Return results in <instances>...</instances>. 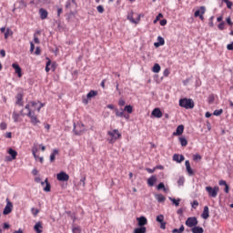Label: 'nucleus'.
<instances>
[{"label":"nucleus","instance_id":"f257e3e1","mask_svg":"<svg viewBox=\"0 0 233 233\" xmlns=\"http://www.w3.org/2000/svg\"><path fill=\"white\" fill-rule=\"evenodd\" d=\"M43 106H45V104L41 102L30 101L25 106V110H27V112H35V110L37 112H41V108H43Z\"/></svg>","mask_w":233,"mask_h":233},{"label":"nucleus","instance_id":"f03ea898","mask_svg":"<svg viewBox=\"0 0 233 233\" xmlns=\"http://www.w3.org/2000/svg\"><path fill=\"white\" fill-rule=\"evenodd\" d=\"M107 136H109L110 138H108V141L111 145H114L117 139H121L122 136L119 133L118 129H113L111 131L107 132Z\"/></svg>","mask_w":233,"mask_h":233},{"label":"nucleus","instance_id":"7ed1b4c3","mask_svg":"<svg viewBox=\"0 0 233 233\" xmlns=\"http://www.w3.org/2000/svg\"><path fill=\"white\" fill-rule=\"evenodd\" d=\"M179 106L186 108V110H190L195 106L194 100L191 98L179 99Z\"/></svg>","mask_w":233,"mask_h":233},{"label":"nucleus","instance_id":"20e7f679","mask_svg":"<svg viewBox=\"0 0 233 233\" xmlns=\"http://www.w3.org/2000/svg\"><path fill=\"white\" fill-rule=\"evenodd\" d=\"M206 192H208L209 198H218V194H219V187H206Z\"/></svg>","mask_w":233,"mask_h":233},{"label":"nucleus","instance_id":"39448f33","mask_svg":"<svg viewBox=\"0 0 233 233\" xmlns=\"http://www.w3.org/2000/svg\"><path fill=\"white\" fill-rule=\"evenodd\" d=\"M74 132H75L76 136H81L82 134H84V132H86L85 125L81 122L75 124L74 125Z\"/></svg>","mask_w":233,"mask_h":233},{"label":"nucleus","instance_id":"423d86ee","mask_svg":"<svg viewBox=\"0 0 233 233\" xmlns=\"http://www.w3.org/2000/svg\"><path fill=\"white\" fill-rule=\"evenodd\" d=\"M27 117H29L32 125H39V123H41V121L39 120V118L36 116L35 112L34 111H27L26 114Z\"/></svg>","mask_w":233,"mask_h":233},{"label":"nucleus","instance_id":"0eeeda50","mask_svg":"<svg viewBox=\"0 0 233 233\" xmlns=\"http://www.w3.org/2000/svg\"><path fill=\"white\" fill-rule=\"evenodd\" d=\"M6 205L4 208L3 214L4 216H8L14 210V204L10 201V199L6 198Z\"/></svg>","mask_w":233,"mask_h":233},{"label":"nucleus","instance_id":"6e6552de","mask_svg":"<svg viewBox=\"0 0 233 233\" xmlns=\"http://www.w3.org/2000/svg\"><path fill=\"white\" fill-rule=\"evenodd\" d=\"M198 218L196 217H189L186 220L187 227H189V228H194L195 227H198Z\"/></svg>","mask_w":233,"mask_h":233},{"label":"nucleus","instance_id":"1a4fd4ad","mask_svg":"<svg viewBox=\"0 0 233 233\" xmlns=\"http://www.w3.org/2000/svg\"><path fill=\"white\" fill-rule=\"evenodd\" d=\"M127 19H128V21H130V23H133V25H138L139 21H141V15H137V19H134V12L131 11L127 15Z\"/></svg>","mask_w":233,"mask_h":233},{"label":"nucleus","instance_id":"9d476101","mask_svg":"<svg viewBox=\"0 0 233 233\" xmlns=\"http://www.w3.org/2000/svg\"><path fill=\"white\" fill-rule=\"evenodd\" d=\"M57 181H68L70 179V176L66 174L65 171H61L60 173L56 174Z\"/></svg>","mask_w":233,"mask_h":233},{"label":"nucleus","instance_id":"9b49d317","mask_svg":"<svg viewBox=\"0 0 233 233\" xmlns=\"http://www.w3.org/2000/svg\"><path fill=\"white\" fill-rule=\"evenodd\" d=\"M21 116H25V114H23V110L21 111V114L14 111L12 116L14 122L20 123V121H23V119H21Z\"/></svg>","mask_w":233,"mask_h":233},{"label":"nucleus","instance_id":"f8f14e48","mask_svg":"<svg viewBox=\"0 0 233 233\" xmlns=\"http://www.w3.org/2000/svg\"><path fill=\"white\" fill-rule=\"evenodd\" d=\"M66 8L67 9H72V8H77V3L76 2V0H67L66 4Z\"/></svg>","mask_w":233,"mask_h":233},{"label":"nucleus","instance_id":"ddd939ff","mask_svg":"<svg viewBox=\"0 0 233 233\" xmlns=\"http://www.w3.org/2000/svg\"><path fill=\"white\" fill-rule=\"evenodd\" d=\"M13 68L15 71V74H17L18 77H23V73H22V69L21 66H19L17 64L14 63L12 64Z\"/></svg>","mask_w":233,"mask_h":233},{"label":"nucleus","instance_id":"4468645a","mask_svg":"<svg viewBox=\"0 0 233 233\" xmlns=\"http://www.w3.org/2000/svg\"><path fill=\"white\" fill-rule=\"evenodd\" d=\"M137 221H138V227H145V225L148 224V220L145 217L137 218Z\"/></svg>","mask_w":233,"mask_h":233},{"label":"nucleus","instance_id":"2eb2a0df","mask_svg":"<svg viewBox=\"0 0 233 233\" xmlns=\"http://www.w3.org/2000/svg\"><path fill=\"white\" fill-rule=\"evenodd\" d=\"M7 153L9 154V156H11V158L8 159V161H14V159L17 158V151L14 150L12 148H9Z\"/></svg>","mask_w":233,"mask_h":233},{"label":"nucleus","instance_id":"dca6fc26","mask_svg":"<svg viewBox=\"0 0 233 233\" xmlns=\"http://www.w3.org/2000/svg\"><path fill=\"white\" fill-rule=\"evenodd\" d=\"M34 230L36 233H43V222L39 221L34 226Z\"/></svg>","mask_w":233,"mask_h":233},{"label":"nucleus","instance_id":"f3484780","mask_svg":"<svg viewBox=\"0 0 233 233\" xmlns=\"http://www.w3.org/2000/svg\"><path fill=\"white\" fill-rule=\"evenodd\" d=\"M185 165H186V170H187L188 176H194V170L190 167V161L186 160Z\"/></svg>","mask_w":233,"mask_h":233},{"label":"nucleus","instance_id":"a211bd4d","mask_svg":"<svg viewBox=\"0 0 233 233\" xmlns=\"http://www.w3.org/2000/svg\"><path fill=\"white\" fill-rule=\"evenodd\" d=\"M45 183H46V187H45ZM42 187H44V191L45 192H50L52 187L50 186V183L48 182V178H46L44 182H41Z\"/></svg>","mask_w":233,"mask_h":233},{"label":"nucleus","instance_id":"6ab92c4d","mask_svg":"<svg viewBox=\"0 0 233 233\" xmlns=\"http://www.w3.org/2000/svg\"><path fill=\"white\" fill-rule=\"evenodd\" d=\"M15 99H16V105H18V106H23L24 102H23V93H18L15 96Z\"/></svg>","mask_w":233,"mask_h":233},{"label":"nucleus","instance_id":"aec40b11","mask_svg":"<svg viewBox=\"0 0 233 233\" xmlns=\"http://www.w3.org/2000/svg\"><path fill=\"white\" fill-rule=\"evenodd\" d=\"M39 15H40V19L45 20L46 17H48V11L45 8H40L39 9Z\"/></svg>","mask_w":233,"mask_h":233},{"label":"nucleus","instance_id":"412c9836","mask_svg":"<svg viewBox=\"0 0 233 233\" xmlns=\"http://www.w3.org/2000/svg\"><path fill=\"white\" fill-rule=\"evenodd\" d=\"M152 116H154V117H157V118H161L163 117V113L161 112V109L159 108H155L153 111H152Z\"/></svg>","mask_w":233,"mask_h":233},{"label":"nucleus","instance_id":"4be33fe9","mask_svg":"<svg viewBox=\"0 0 233 233\" xmlns=\"http://www.w3.org/2000/svg\"><path fill=\"white\" fill-rule=\"evenodd\" d=\"M183 132H185V126L179 125L177 127L176 132L173 133V136H181V134H183Z\"/></svg>","mask_w":233,"mask_h":233},{"label":"nucleus","instance_id":"5701e85b","mask_svg":"<svg viewBox=\"0 0 233 233\" xmlns=\"http://www.w3.org/2000/svg\"><path fill=\"white\" fill-rule=\"evenodd\" d=\"M173 161H177V163H182V161H185V156L175 154L173 156Z\"/></svg>","mask_w":233,"mask_h":233},{"label":"nucleus","instance_id":"b1692460","mask_svg":"<svg viewBox=\"0 0 233 233\" xmlns=\"http://www.w3.org/2000/svg\"><path fill=\"white\" fill-rule=\"evenodd\" d=\"M201 218L203 219H208V218H210V214H209V211H208V206L204 207V210H203V213L201 215Z\"/></svg>","mask_w":233,"mask_h":233},{"label":"nucleus","instance_id":"393cba45","mask_svg":"<svg viewBox=\"0 0 233 233\" xmlns=\"http://www.w3.org/2000/svg\"><path fill=\"white\" fill-rule=\"evenodd\" d=\"M120 110L121 111H119V109L117 108L115 109V114L116 117H126L125 110L123 108H121Z\"/></svg>","mask_w":233,"mask_h":233},{"label":"nucleus","instance_id":"a878e982","mask_svg":"<svg viewBox=\"0 0 233 233\" xmlns=\"http://www.w3.org/2000/svg\"><path fill=\"white\" fill-rule=\"evenodd\" d=\"M157 41L158 42H157V43H155L154 45H155V46H163V45H165V38L164 37H162V36H158L157 37Z\"/></svg>","mask_w":233,"mask_h":233},{"label":"nucleus","instance_id":"bb28decb","mask_svg":"<svg viewBox=\"0 0 233 233\" xmlns=\"http://www.w3.org/2000/svg\"><path fill=\"white\" fill-rule=\"evenodd\" d=\"M156 181H157V177H156V176H152L147 179V185L149 187H154V183H156Z\"/></svg>","mask_w":233,"mask_h":233},{"label":"nucleus","instance_id":"cd10ccee","mask_svg":"<svg viewBox=\"0 0 233 233\" xmlns=\"http://www.w3.org/2000/svg\"><path fill=\"white\" fill-rule=\"evenodd\" d=\"M191 232H193V233H204L205 230L201 227L195 226L194 228H191Z\"/></svg>","mask_w":233,"mask_h":233},{"label":"nucleus","instance_id":"c85d7f7f","mask_svg":"<svg viewBox=\"0 0 233 233\" xmlns=\"http://www.w3.org/2000/svg\"><path fill=\"white\" fill-rule=\"evenodd\" d=\"M11 35H14V31L10 27H7L5 33V39H8Z\"/></svg>","mask_w":233,"mask_h":233},{"label":"nucleus","instance_id":"c756f323","mask_svg":"<svg viewBox=\"0 0 233 233\" xmlns=\"http://www.w3.org/2000/svg\"><path fill=\"white\" fill-rule=\"evenodd\" d=\"M57 154H59V150L54 149L52 154L50 155L51 163H54V161H56V156H57Z\"/></svg>","mask_w":233,"mask_h":233},{"label":"nucleus","instance_id":"7c9ffc66","mask_svg":"<svg viewBox=\"0 0 233 233\" xmlns=\"http://www.w3.org/2000/svg\"><path fill=\"white\" fill-rule=\"evenodd\" d=\"M152 72L155 74H159V72H161V66H159V64H155L152 67Z\"/></svg>","mask_w":233,"mask_h":233},{"label":"nucleus","instance_id":"2f4dec72","mask_svg":"<svg viewBox=\"0 0 233 233\" xmlns=\"http://www.w3.org/2000/svg\"><path fill=\"white\" fill-rule=\"evenodd\" d=\"M156 199L158 201V203H165L167 198L162 194H159L156 196Z\"/></svg>","mask_w":233,"mask_h":233},{"label":"nucleus","instance_id":"473e14b6","mask_svg":"<svg viewBox=\"0 0 233 233\" xmlns=\"http://www.w3.org/2000/svg\"><path fill=\"white\" fill-rule=\"evenodd\" d=\"M134 233H147L146 227H140L134 229Z\"/></svg>","mask_w":233,"mask_h":233},{"label":"nucleus","instance_id":"72a5a7b5","mask_svg":"<svg viewBox=\"0 0 233 233\" xmlns=\"http://www.w3.org/2000/svg\"><path fill=\"white\" fill-rule=\"evenodd\" d=\"M185 232V226L181 225L179 228H174L172 233H183Z\"/></svg>","mask_w":233,"mask_h":233},{"label":"nucleus","instance_id":"f704fd0d","mask_svg":"<svg viewBox=\"0 0 233 233\" xmlns=\"http://www.w3.org/2000/svg\"><path fill=\"white\" fill-rule=\"evenodd\" d=\"M97 96V91L91 90L87 95V99H92V97H96Z\"/></svg>","mask_w":233,"mask_h":233},{"label":"nucleus","instance_id":"c9c22d12","mask_svg":"<svg viewBox=\"0 0 233 233\" xmlns=\"http://www.w3.org/2000/svg\"><path fill=\"white\" fill-rule=\"evenodd\" d=\"M124 112H127V114H132V112H134V107H132V106H126L124 107Z\"/></svg>","mask_w":233,"mask_h":233},{"label":"nucleus","instance_id":"e433bc0d","mask_svg":"<svg viewBox=\"0 0 233 233\" xmlns=\"http://www.w3.org/2000/svg\"><path fill=\"white\" fill-rule=\"evenodd\" d=\"M41 34V32L39 31H36L35 34H34V42L36 44V45H39L40 41H39V37H37V35H39Z\"/></svg>","mask_w":233,"mask_h":233},{"label":"nucleus","instance_id":"4c0bfd02","mask_svg":"<svg viewBox=\"0 0 233 233\" xmlns=\"http://www.w3.org/2000/svg\"><path fill=\"white\" fill-rule=\"evenodd\" d=\"M179 141H180L181 147H187V145H188V141L187 140V138L183 137L179 138Z\"/></svg>","mask_w":233,"mask_h":233},{"label":"nucleus","instance_id":"58836bf2","mask_svg":"<svg viewBox=\"0 0 233 233\" xmlns=\"http://www.w3.org/2000/svg\"><path fill=\"white\" fill-rule=\"evenodd\" d=\"M47 62L46 65V72H50L51 68H50V65H52V61L50 60V58H46Z\"/></svg>","mask_w":233,"mask_h":233},{"label":"nucleus","instance_id":"ea45409f","mask_svg":"<svg viewBox=\"0 0 233 233\" xmlns=\"http://www.w3.org/2000/svg\"><path fill=\"white\" fill-rule=\"evenodd\" d=\"M222 3H226L227 5V7L231 10L232 9V5H233V3L229 0H222Z\"/></svg>","mask_w":233,"mask_h":233},{"label":"nucleus","instance_id":"a19ab883","mask_svg":"<svg viewBox=\"0 0 233 233\" xmlns=\"http://www.w3.org/2000/svg\"><path fill=\"white\" fill-rule=\"evenodd\" d=\"M200 10H201V15L198 16L199 19H201V21H203L205 19V16H203L205 15V6H201L200 7Z\"/></svg>","mask_w":233,"mask_h":233},{"label":"nucleus","instance_id":"79ce46f5","mask_svg":"<svg viewBox=\"0 0 233 233\" xmlns=\"http://www.w3.org/2000/svg\"><path fill=\"white\" fill-rule=\"evenodd\" d=\"M170 199V201H172V203H174V205L176 206V207H179V202L181 201V199H176V198H169Z\"/></svg>","mask_w":233,"mask_h":233},{"label":"nucleus","instance_id":"37998d69","mask_svg":"<svg viewBox=\"0 0 233 233\" xmlns=\"http://www.w3.org/2000/svg\"><path fill=\"white\" fill-rule=\"evenodd\" d=\"M157 223H163V222L165 221V216H163V215H158V216L157 217Z\"/></svg>","mask_w":233,"mask_h":233},{"label":"nucleus","instance_id":"c03bdc74","mask_svg":"<svg viewBox=\"0 0 233 233\" xmlns=\"http://www.w3.org/2000/svg\"><path fill=\"white\" fill-rule=\"evenodd\" d=\"M32 154H33L35 159H37V157H37V147H34L32 148Z\"/></svg>","mask_w":233,"mask_h":233},{"label":"nucleus","instance_id":"a18cd8bd","mask_svg":"<svg viewBox=\"0 0 233 233\" xmlns=\"http://www.w3.org/2000/svg\"><path fill=\"white\" fill-rule=\"evenodd\" d=\"M50 66L52 72H56V68H57V64L56 62H53L50 64Z\"/></svg>","mask_w":233,"mask_h":233},{"label":"nucleus","instance_id":"49530a36","mask_svg":"<svg viewBox=\"0 0 233 233\" xmlns=\"http://www.w3.org/2000/svg\"><path fill=\"white\" fill-rule=\"evenodd\" d=\"M223 114V109H217L214 111L213 116H221Z\"/></svg>","mask_w":233,"mask_h":233},{"label":"nucleus","instance_id":"de8ad7c7","mask_svg":"<svg viewBox=\"0 0 233 233\" xmlns=\"http://www.w3.org/2000/svg\"><path fill=\"white\" fill-rule=\"evenodd\" d=\"M96 10H97L98 14H103L105 12V7H103V5H98L96 7Z\"/></svg>","mask_w":233,"mask_h":233},{"label":"nucleus","instance_id":"09e8293b","mask_svg":"<svg viewBox=\"0 0 233 233\" xmlns=\"http://www.w3.org/2000/svg\"><path fill=\"white\" fill-rule=\"evenodd\" d=\"M177 184L181 187L185 184V177H180L179 179L177 180Z\"/></svg>","mask_w":233,"mask_h":233},{"label":"nucleus","instance_id":"8fccbe9b","mask_svg":"<svg viewBox=\"0 0 233 233\" xmlns=\"http://www.w3.org/2000/svg\"><path fill=\"white\" fill-rule=\"evenodd\" d=\"M73 233H81V227H75L72 229Z\"/></svg>","mask_w":233,"mask_h":233},{"label":"nucleus","instance_id":"3c124183","mask_svg":"<svg viewBox=\"0 0 233 233\" xmlns=\"http://www.w3.org/2000/svg\"><path fill=\"white\" fill-rule=\"evenodd\" d=\"M125 105H127V102L125 101V99L120 98V99L118 100V106H125Z\"/></svg>","mask_w":233,"mask_h":233},{"label":"nucleus","instance_id":"603ef678","mask_svg":"<svg viewBox=\"0 0 233 233\" xmlns=\"http://www.w3.org/2000/svg\"><path fill=\"white\" fill-rule=\"evenodd\" d=\"M31 212H32L33 216H37V214H39V209L33 208L31 209Z\"/></svg>","mask_w":233,"mask_h":233},{"label":"nucleus","instance_id":"864d4df0","mask_svg":"<svg viewBox=\"0 0 233 233\" xmlns=\"http://www.w3.org/2000/svg\"><path fill=\"white\" fill-rule=\"evenodd\" d=\"M6 127H7L6 123L2 122V123L0 124V128H1V130H6Z\"/></svg>","mask_w":233,"mask_h":233},{"label":"nucleus","instance_id":"5fc2aeb1","mask_svg":"<svg viewBox=\"0 0 233 233\" xmlns=\"http://www.w3.org/2000/svg\"><path fill=\"white\" fill-rule=\"evenodd\" d=\"M162 188L165 190V184L163 182L157 185V190H161Z\"/></svg>","mask_w":233,"mask_h":233},{"label":"nucleus","instance_id":"6e6d98bb","mask_svg":"<svg viewBox=\"0 0 233 233\" xmlns=\"http://www.w3.org/2000/svg\"><path fill=\"white\" fill-rule=\"evenodd\" d=\"M161 17H163V14L159 13L158 15L154 20V24L157 23V21H159Z\"/></svg>","mask_w":233,"mask_h":233},{"label":"nucleus","instance_id":"4d7b16f0","mask_svg":"<svg viewBox=\"0 0 233 233\" xmlns=\"http://www.w3.org/2000/svg\"><path fill=\"white\" fill-rule=\"evenodd\" d=\"M218 30H225V22L218 24Z\"/></svg>","mask_w":233,"mask_h":233},{"label":"nucleus","instance_id":"13d9d810","mask_svg":"<svg viewBox=\"0 0 233 233\" xmlns=\"http://www.w3.org/2000/svg\"><path fill=\"white\" fill-rule=\"evenodd\" d=\"M226 22H227V24H228L229 26H233V23H232V20L230 19V16H228V17L226 19Z\"/></svg>","mask_w":233,"mask_h":233},{"label":"nucleus","instance_id":"bf43d9fd","mask_svg":"<svg viewBox=\"0 0 233 233\" xmlns=\"http://www.w3.org/2000/svg\"><path fill=\"white\" fill-rule=\"evenodd\" d=\"M3 228H4V230L10 228V224L8 222H5L3 225Z\"/></svg>","mask_w":233,"mask_h":233},{"label":"nucleus","instance_id":"052dcab7","mask_svg":"<svg viewBox=\"0 0 233 233\" xmlns=\"http://www.w3.org/2000/svg\"><path fill=\"white\" fill-rule=\"evenodd\" d=\"M160 228H162V230H165V228H167V222H160Z\"/></svg>","mask_w":233,"mask_h":233},{"label":"nucleus","instance_id":"680f3d73","mask_svg":"<svg viewBox=\"0 0 233 233\" xmlns=\"http://www.w3.org/2000/svg\"><path fill=\"white\" fill-rule=\"evenodd\" d=\"M218 185H219L220 187H223V186L226 187V185H228V184H227V181H225V180H219V181H218Z\"/></svg>","mask_w":233,"mask_h":233},{"label":"nucleus","instance_id":"e2e57ef3","mask_svg":"<svg viewBox=\"0 0 233 233\" xmlns=\"http://www.w3.org/2000/svg\"><path fill=\"white\" fill-rule=\"evenodd\" d=\"M168 76H170V70L165 69V70H164V76H165V77H168Z\"/></svg>","mask_w":233,"mask_h":233},{"label":"nucleus","instance_id":"0e129e2a","mask_svg":"<svg viewBox=\"0 0 233 233\" xmlns=\"http://www.w3.org/2000/svg\"><path fill=\"white\" fill-rule=\"evenodd\" d=\"M35 49V46L34 45V42H30V52H34V50Z\"/></svg>","mask_w":233,"mask_h":233},{"label":"nucleus","instance_id":"69168bd1","mask_svg":"<svg viewBox=\"0 0 233 233\" xmlns=\"http://www.w3.org/2000/svg\"><path fill=\"white\" fill-rule=\"evenodd\" d=\"M192 207L193 208H196V207H199V202H198V200H194L192 203Z\"/></svg>","mask_w":233,"mask_h":233},{"label":"nucleus","instance_id":"338daca9","mask_svg":"<svg viewBox=\"0 0 233 233\" xmlns=\"http://www.w3.org/2000/svg\"><path fill=\"white\" fill-rule=\"evenodd\" d=\"M195 17H199V15H201V9L200 10H197L196 12H195Z\"/></svg>","mask_w":233,"mask_h":233},{"label":"nucleus","instance_id":"774afa93","mask_svg":"<svg viewBox=\"0 0 233 233\" xmlns=\"http://www.w3.org/2000/svg\"><path fill=\"white\" fill-rule=\"evenodd\" d=\"M228 50H233V42L227 46Z\"/></svg>","mask_w":233,"mask_h":233}]
</instances>
